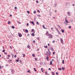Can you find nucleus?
Returning a JSON list of instances; mask_svg holds the SVG:
<instances>
[{"instance_id": "nucleus-54", "label": "nucleus", "mask_w": 75, "mask_h": 75, "mask_svg": "<svg viewBox=\"0 0 75 75\" xmlns=\"http://www.w3.org/2000/svg\"><path fill=\"white\" fill-rule=\"evenodd\" d=\"M54 12L55 13H57V10H55Z\"/></svg>"}, {"instance_id": "nucleus-16", "label": "nucleus", "mask_w": 75, "mask_h": 75, "mask_svg": "<svg viewBox=\"0 0 75 75\" xmlns=\"http://www.w3.org/2000/svg\"><path fill=\"white\" fill-rule=\"evenodd\" d=\"M27 13H28V14H30V11H27Z\"/></svg>"}, {"instance_id": "nucleus-15", "label": "nucleus", "mask_w": 75, "mask_h": 75, "mask_svg": "<svg viewBox=\"0 0 75 75\" xmlns=\"http://www.w3.org/2000/svg\"><path fill=\"white\" fill-rule=\"evenodd\" d=\"M49 58V57H48V56H47V57H46V59H48Z\"/></svg>"}, {"instance_id": "nucleus-60", "label": "nucleus", "mask_w": 75, "mask_h": 75, "mask_svg": "<svg viewBox=\"0 0 75 75\" xmlns=\"http://www.w3.org/2000/svg\"><path fill=\"white\" fill-rule=\"evenodd\" d=\"M48 46H50V44L48 43Z\"/></svg>"}, {"instance_id": "nucleus-35", "label": "nucleus", "mask_w": 75, "mask_h": 75, "mask_svg": "<svg viewBox=\"0 0 75 75\" xmlns=\"http://www.w3.org/2000/svg\"><path fill=\"white\" fill-rule=\"evenodd\" d=\"M22 55H23V57H24V56H25V54H22Z\"/></svg>"}, {"instance_id": "nucleus-46", "label": "nucleus", "mask_w": 75, "mask_h": 75, "mask_svg": "<svg viewBox=\"0 0 75 75\" xmlns=\"http://www.w3.org/2000/svg\"><path fill=\"white\" fill-rule=\"evenodd\" d=\"M55 42V40H53L52 41V43H54Z\"/></svg>"}, {"instance_id": "nucleus-20", "label": "nucleus", "mask_w": 75, "mask_h": 75, "mask_svg": "<svg viewBox=\"0 0 75 75\" xmlns=\"http://www.w3.org/2000/svg\"><path fill=\"white\" fill-rule=\"evenodd\" d=\"M62 68L63 71H64V69H65V68H64V67H62Z\"/></svg>"}, {"instance_id": "nucleus-39", "label": "nucleus", "mask_w": 75, "mask_h": 75, "mask_svg": "<svg viewBox=\"0 0 75 75\" xmlns=\"http://www.w3.org/2000/svg\"><path fill=\"white\" fill-rule=\"evenodd\" d=\"M17 57V55H15L14 56V58H16V57Z\"/></svg>"}, {"instance_id": "nucleus-61", "label": "nucleus", "mask_w": 75, "mask_h": 75, "mask_svg": "<svg viewBox=\"0 0 75 75\" xmlns=\"http://www.w3.org/2000/svg\"><path fill=\"white\" fill-rule=\"evenodd\" d=\"M1 65H0V69H1Z\"/></svg>"}, {"instance_id": "nucleus-52", "label": "nucleus", "mask_w": 75, "mask_h": 75, "mask_svg": "<svg viewBox=\"0 0 75 75\" xmlns=\"http://www.w3.org/2000/svg\"><path fill=\"white\" fill-rule=\"evenodd\" d=\"M36 2L37 3H38V1H36Z\"/></svg>"}, {"instance_id": "nucleus-41", "label": "nucleus", "mask_w": 75, "mask_h": 75, "mask_svg": "<svg viewBox=\"0 0 75 75\" xmlns=\"http://www.w3.org/2000/svg\"><path fill=\"white\" fill-rule=\"evenodd\" d=\"M3 52H5V50H2Z\"/></svg>"}, {"instance_id": "nucleus-26", "label": "nucleus", "mask_w": 75, "mask_h": 75, "mask_svg": "<svg viewBox=\"0 0 75 75\" xmlns=\"http://www.w3.org/2000/svg\"><path fill=\"white\" fill-rule=\"evenodd\" d=\"M27 72H28V73H30V70L28 71Z\"/></svg>"}, {"instance_id": "nucleus-24", "label": "nucleus", "mask_w": 75, "mask_h": 75, "mask_svg": "<svg viewBox=\"0 0 75 75\" xmlns=\"http://www.w3.org/2000/svg\"><path fill=\"white\" fill-rule=\"evenodd\" d=\"M34 29H32V30H31V32H32V31H34Z\"/></svg>"}, {"instance_id": "nucleus-28", "label": "nucleus", "mask_w": 75, "mask_h": 75, "mask_svg": "<svg viewBox=\"0 0 75 75\" xmlns=\"http://www.w3.org/2000/svg\"><path fill=\"white\" fill-rule=\"evenodd\" d=\"M62 32L63 33H64V30H62Z\"/></svg>"}, {"instance_id": "nucleus-19", "label": "nucleus", "mask_w": 75, "mask_h": 75, "mask_svg": "<svg viewBox=\"0 0 75 75\" xmlns=\"http://www.w3.org/2000/svg\"><path fill=\"white\" fill-rule=\"evenodd\" d=\"M18 23L19 24H21V22H19V21H18Z\"/></svg>"}, {"instance_id": "nucleus-55", "label": "nucleus", "mask_w": 75, "mask_h": 75, "mask_svg": "<svg viewBox=\"0 0 75 75\" xmlns=\"http://www.w3.org/2000/svg\"><path fill=\"white\" fill-rule=\"evenodd\" d=\"M58 74V73L57 72L56 73V74H57V75Z\"/></svg>"}, {"instance_id": "nucleus-2", "label": "nucleus", "mask_w": 75, "mask_h": 75, "mask_svg": "<svg viewBox=\"0 0 75 75\" xmlns=\"http://www.w3.org/2000/svg\"><path fill=\"white\" fill-rule=\"evenodd\" d=\"M47 50L48 52H49V54L50 55H51V52L50 51V50H49V49H47Z\"/></svg>"}, {"instance_id": "nucleus-40", "label": "nucleus", "mask_w": 75, "mask_h": 75, "mask_svg": "<svg viewBox=\"0 0 75 75\" xmlns=\"http://www.w3.org/2000/svg\"><path fill=\"white\" fill-rule=\"evenodd\" d=\"M16 61H17V62H19V60L18 59H17L16 60Z\"/></svg>"}, {"instance_id": "nucleus-49", "label": "nucleus", "mask_w": 75, "mask_h": 75, "mask_svg": "<svg viewBox=\"0 0 75 75\" xmlns=\"http://www.w3.org/2000/svg\"><path fill=\"white\" fill-rule=\"evenodd\" d=\"M14 8H15V9H17V7L15 6V7Z\"/></svg>"}, {"instance_id": "nucleus-38", "label": "nucleus", "mask_w": 75, "mask_h": 75, "mask_svg": "<svg viewBox=\"0 0 75 75\" xmlns=\"http://www.w3.org/2000/svg\"><path fill=\"white\" fill-rule=\"evenodd\" d=\"M62 64H64V60H63Z\"/></svg>"}, {"instance_id": "nucleus-50", "label": "nucleus", "mask_w": 75, "mask_h": 75, "mask_svg": "<svg viewBox=\"0 0 75 75\" xmlns=\"http://www.w3.org/2000/svg\"><path fill=\"white\" fill-rule=\"evenodd\" d=\"M38 13H40V11H39V10H38Z\"/></svg>"}, {"instance_id": "nucleus-10", "label": "nucleus", "mask_w": 75, "mask_h": 75, "mask_svg": "<svg viewBox=\"0 0 75 75\" xmlns=\"http://www.w3.org/2000/svg\"><path fill=\"white\" fill-rule=\"evenodd\" d=\"M57 31L59 33V34H61V33H60V32H59V30H57Z\"/></svg>"}, {"instance_id": "nucleus-27", "label": "nucleus", "mask_w": 75, "mask_h": 75, "mask_svg": "<svg viewBox=\"0 0 75 75\" xmlns=\"http://www.w3.org/2000/svg\"><path fill=\"white\" fill-rule=\"evenodd\" d=\"M39 23L38 22V21H37L36 22V24H38V25H39Z\"/></svg>"}, {"instance_id": "nucleus-21", "label": "nucleus", "mask_w": 75, "mask_h": 75, "mask_svg": "<svg viewBox=\"0 0 75 75\" xmlns=\"http://www.w3.org/2000/svg\"><path fill=\"white\" fill-rule=\"evenodd\" d=\"M59 70H60V71H62V69L61 68H59L58 69Z\"/></svg>"}, {"instance_id": "nucleus-57", "label": "nucleus", "mask_w": 75, "mask_h": 75, "mask_svg": "<svg viewBox=\"0 0 75 75\" xmlns=\"http://www.w3.org/2000/svg\"><path fill=\"white\" fill-rule=\"evenodd\" d=\"M53 54H55V52H53Z\"/></svg>"}, {"instance_id": "nucleus-7", "label": "nucleus", "mask_w": 75, "mask_h": 75, "mask_svg": "<svg viewBox=\"0 0 75 75\" xmlns=\"http://www.w3.org/2000/svg\"><path fill=\"white\" fill-rule=\"evenodd\" d=\"M46 55H47V56L48 55H49V54H48V51L46 52Z\"/></svg>"}, {"instance_id": "nucleus-45", "label": "nucleus", "mask_w": 75, "mask_h": 75, "mask_svg": "<svg viewBox=\"0 0 75 75\" xmlns=\"http://www.w3.org/2000/svg\"><path fill=\"white\" fill-rule=\"evenodd\" d=\"M53 29H54V28H51V30H52V31Z\"/></svg>"}, {"instance_id": "nucleus-25", "label": "nucleus", "mask_w": 75, "mask_h": 75, "mask_svg": "<svg viewBox=\"0 0 75 75\" xmlns=\"http://www.w3.org/2000/svg\"><path fill=\"white\" fill-rule=\"evenodd\" d=\"M32 56L33 57H35V54H33Z\"/></svg>"}, {"instance_id": "nucleus-58", "label": "nucleus", "mask_w": 75, "mask_h": 75, "mask_svg": "<svg viewBox=\"0 0 75 75\" xmlns=\"http://www.w3.org/2000/svg\"><path fill=\"white\" fill-rule=\"evenodd\" d=\"M43 69L42 68H41V71H42V70Z\"/></svg>"}, {"instance_id": "nucleus-17", "label": "nucleus", "mask_w": 75, "mask_h": 75, "mask_svg": "<svg viewBox=\"0 0 75 75\" xmlns=\"http://www.w3.org/2000/svg\"><path fill=\"white\" fill-rule=\"evenodd\" d=\"M65 21H66V23H69V22H68V21L66 19Z\"/></svg>"}, {"instance_id": "nucleus-9", "label": "nucleus", "mask_w": 75, "mask_h": 75, "mask_svg": "<svg viewBox=\"0 0 75 75\" xmlns=\"http://www.w3.org/2000/svg\"><path fill=\"white\" fill-rule=\"evenodd\" d=\"M32 36H33V37H34V36H35L34 33H32Z\"/></svg>"}, {"instance_id": "nucleus-32", "label": "nucleus", "mask_w": 75, "mask_h": 75, "mask_svg": "<svg viewBox=\"0 0 75 75\" xmlns=\"http://www.w3.org/2000/svg\"><path fill=\"white\" fill-rule=\"evenodd\" d=\"M27 47L28 48H30V45H28L27 46Z\"/></svg>"}, {"instance_id": "nucleus-11", "label": "nucleus", "mask_w": 75, "mask_h": 75, "mask_svg": "<svg viewBox=\"0 0 75 75\" xmlns=\"http://www.w3.org/2000/svg\"><path fill=\"white\" fill-rule=\"evenodd\" d=\"M10 23H11L10 21H8V24H10Z\"/></svg>"}, {"instance_id": "nucleus-42", "label": "nucleus", "mask_w": 75, "mask_h": 75, "mask_svg": "<svg viewBox=\"0 0 75 75\" xmlns=\"http://www.w3.org/2000/svg\"><path fill=\"white\" fill-rule=\"evenodd\" d=\"M69 28H71V26H69Z\"/></svg>"}, {"instance_id": "nucleus-31", "label": "nucleus", "mask_w": 75, "mask_h": 75, "mask_svg": "<svg viewBox=\"0 0 75 75\" xmlns=\"http://www.w3.org/2000/svg\"><path fill=\"white\" fill-rule=\"evenodd\" d=\"M37 39H38V40H40V38H39V37H38L37 38H36Z\"/></svg>"}, {"instance_id": "nucleus-56", "label": "nucleus", "mask_w": 75, "mask_h": 75, "mask_svg": "<svg viewBox=\"0 0 75 75\" xmlns=\"http://www.w3.org/2000/svg\"><path fill=\"white\" fill-rule=\"evenodd\" d=\"M59 28L60 29H61V28L60 27V26H59Z\"/></svg>"}, {"instance_id": "nucleus-22", "label": "nucleus", "mask_w": 75, "mask_h": 75, "mask_svg": "<svg viewBox=\"0 0 75 75\" xmlns=\"http://www.w3.org/2000/svg\"><path fill=\"white\" fill-rule=\"evenodd\" d=\"M52 74L53 75H55V73H54V72H52Z\"/></svg>"}, {"instance_id": "nucleus-34", "label": "nucleus", "mask_w": 75, "mask_h": 75, "mask_svg": "<svg viewBox=\"0 0 75 75\" xmlns=\"http://www.w3.org/2000/svg\"><path fill=\"white\" fill-rule=\"evenodd\" d=\"M31 23L32 24H34V22H33V21H32Z\"/></svg>"}, {"instance_id": "nucleus-51", "label": "nucleus", "mask_w": 75, "mask_h": 75, "mask_svg": "<svg viewBox=\"0 0 75 75\" xmlns=\"http://www.w3.org/2000/svg\"><path fill=\"white\" fill-rule=\"evenodd\" d=\"M4 54H7V53L6 52H5Z\"/></svg>"}, {"instance_id": "nucleus-53", "label": "nucleus", "mask_w": 75, "mask_h": 75, "mask_svg": "<svg viewBox=\"0 0 75 75\" xmlns=\"http://www.w3.org/2000/svg\"><path fill=\"white\" fill-rule=\"evenodd\" d=\"M52 61H54V60L53 59H52Z\"/></svg>"}, {"instance_id": "nucleus-62", "label": "nucleus", "mask_w": 75, "mask_h": 75, "mask_svg": "<svg viewBox=\"0 0 75 75\" xmlns=\"http://www.w3.org/2000/svg\"><path fill=\"white\" fill-rule=\"evenodd\" d=\"M49 70H51V69H50V68H49Z\"/></svg>"}, {"instance_id": "nucleus-29", "label": "nucleus", "mask_w": 75, "mask_h": 75, "mask_svg": "<svg viewBox=\"0 0 75 75\" xmlns=\"http://www.w3.org/2000/svg\"><path fill=\"white\" fill-rule=\"evenodd\" d=\"M37 16H38V17H41V16H40V15H37Z\"/></svg>"}, {"instance_id": "nucleus-4", "label": "nucleus", "mask_w": 75, "mask_h": 75, "mask_svg": "<svg viewBox=\"0 0 75 75\" xmlns=\"http://www.w3.org/2000/svg\"><path fill=\"white\" fill-rule=\"evenodd\" d=\"M18 35L19 37H22V34L20 33H18Z\"/></svg>"}, {"instance_id": "nucleus-36", "label": "nucleus", "mask_w": 75, "mask_h": 75, "mask_svg": "<svg viewBox=\"0 0 75 75\" xmlns=\"http://www.w3.org/2000/svg\"><path fill=\"white\" fill-rule=\"evenodd\" d=\"M33 13L34 14H35V13H36V11H35L34 12H33Z\"/></svg>"}, {"instance_id": "nucleus-47", "label": "nucleus", "mask_w": 75, "mask_h": 75, "mask_svg": "<svg viewBox=\"0 0 75 75\" xmlns=\"http://www.w3.org/2000/svg\"><path fill=\"white\" fill-rule=\"evenodd\" d=\"M55 28L56 29V30H57V31H58V29H57V28L55 27Z\"/></svg>"}, {"instance_id": "nucleus-48", "label": "nucleus", "mask_w": 75, "mask_h": 75, "mask_svg": "<svg viewBox=\"0 0 75 75\" xmlns=\"http://www.w3.org/2000/svg\"><path fill=\"white\" fill-rule=\"evenodd\" d=\"M35 40H33V43H35Z\"/></svg>"}, {"instance_id": "nucleus-1", "label": "nucleus", "mask_w": 75, "mask_h": 75, "mask_svg": "<svg viewBox=\"0 0 75 75\" xmlns=\"http://www.w3.org/2000/svg\"><path fill=\"white\" fill-rule=\"evenodd\" d=\"M47 36L48 37V38H50V39H52L53 38V36L50 33L48 34Z\"/></svg>"}, {"instance_id": "nucleus-37", "label": "nucleus", "mask_w": 75, "mask_h": 75, "mask_svg": "<svg viewBox=\"0 0 75 75\" xmlns=\"http://www.w3.org/2000/svg\"><path fill=\"white\" fill-rule=\"evenodd\" d=\"M45 74H46V75H47V71H45Z\"/></svg>"}, {"instance_id": "nucleus-8", "label": "nucleus", "mask_w": 75, "mask_h": 75, "mask_svg": "<svg viewBox=\"0 0 75 75\" xmlns=\"http://www.w3.org/2000/svg\"><path fill=\"white\" fill-rule=\"evenodd\" d=\"M11 72L12 74H14V71L13 70H12Z\"/></svg>"}, {"instance_id": "nucleus-18", "label": "nucleus", "mask_w": 75, "mask_h": 75, "mask_svg": "<svg viewBox=\"0 0 75 75\" xmlns=\"http://www.w3.org/2000/svg\"><path fill=\"white\" fill-rule=\"evenodd\" d=\"M52 61H50V65H52Z\"/></svg>"}, {"instance_id": "nucleus-23", "label": "nucleus", "mask_w": 75, "mask_h": 75, "mask_svg": "<svg viewBox=\"0 0 75 75\" xmlns=\"http://www.w3.org/2000/svg\"><path fill=\"white\" fill-rule=\"evenodd\" d=\"M34 69L35 72H37V70L35 69V68H34Z\"/></svg>"}, {"instance_id": "nucleus-6", "label": "nucleus", "mask_w": 75, "mask_h": 75, "mask_svg": "<svg viewBox=\"0 0 75 75\" xmlns=\"http://www.w3.org/2000/svg\"><path fill=\"white\" fill-rule=\"evenodd\" d=\"M61 42L63 44V40H62V39L61 38Z\"/></svg>"}, {"instance_id": "nucleus-12", "label": "nucleus", "mask_w": 75, "mask_h": 75, "mask_svg": "<svg viewBox=\"0 0 75 75\" xmlns=\"http://www.w3.org/2000/svg\"><path fill=\"white\" fill-rule=\"evenodd\" d=\"M25 31L26 32V33H28V30H27V29H26L25 30Z\"/></svg>"}, {"instance_id": "nucleus-63", "label": "nucleus", "mask_w": 75, "mask_h": 75, "mask_svg": "<svg viewBox=\"0 0 75 75\" xmlns=\"http://www.w3.org/2000/svg\"><path fill=\"white\" fill-rule=\"evenodd\" d=\"M47 34H48V31H47Z\"/></svg>"}, {"instance_id": "nucleus-44", "label": "nucleus", "mask_w": 75, "mask_h": 75, "mask_svg": "<svg viewBox=\"0 0 75 75\" xmlns=\"http://www.w3.org/2000/svg\"><path fill=\"white\" fill-rule=\"evenodd\" d=\"M26 25H27L28 26H29V25L28 23H27Z\"/></svg>"}, {"instance_id": "nucleus-64", "label": "nucleus", "mask_w": 75, "mask_h": 75, "mask_svg": "<svg viewBox=\"0 0 75 75\" xmlns=\"http://www.w3.org/2000/svg\"><path fill=\"white\" fill-rule=\"evenodd\" d=\"M28 35V36H29V34H28V35Z\"/></svg>"}, {"instance_id": "nucleus-3", "label": "nucleus", "mask_w": 75, "mask_h": 75, "mask_svg": "<svg viewBox=\"0 0 75 75\" xmlns=\"http://www.w3.org/2000/svg\"><path fill=\"white\" fill-rule=\"evenodd\" d=\"M50 50L52 51H54V48H52V47H51L50 48Z\"/></svg>"}, {"instance_id": "nucleus-5", "label": "nucleus", "mask_w": 75, "mask_h": 75, "mask_svg": "<svg viewBox=\"0 0 75 75\" xmlns=\"http://www.w3.org/2000/svg\"><path fill=\"white\" fill-rule=\"evenodd\" d=\"M42 27L44 29H47V28H45V26L44 25H43Z\"/></svg>"}, {"instance_id": "nucleus-59", "label": "nucleus", "mask_w": 75, "mask_h": 75, "mask_svg": "<svg viewBox=\"0 0 75 75\" xmlns=\"http://www.w3.org/2000/svg\"><path fill=\"white\" fill-rule=\"evenodd\" d=\"M10 48H11V49H12V47H11V46H10Z\"/></svg>"}, {"instance_id": "nucleus-14", "label": "nucleus", "mask_w": 75, "mask_h": 75, "mask_svg": "<svg viewBox=\"0 0 75 75\" xmlns=\"http://www.w3.org/2000/svg\"><path fill=\"white\" fill-rule=\"evenodd\" d=\"M12 28H13V29H14V28H15V27H14V26H12Z\"/></svg>"}, {"instance_id": "nucleus-43", "label": "nucleus", "mask_w": 75, "mask_h": 75, "mask_svg": "<svg viewBox=\"0 0 75 75\" xmlns=\"http://www.w3.org/2000/svg\"><path fill=\"white\" fill-rule=\"evenodd\" d=\"M35 60L36 61H37V58H35Z\"/></svg>"}, {"instance_id": "nucleus-33", "label": "nucleus", "mask_w": 75, "mask_h": 75, "mask_svg": "<svg viewBox=\"0 0 75 75\" xmlns=\"http://www.w3.org/2000/svg\"><path fill=\"white\" fill-rule=\"evenodd\" d=\"M54 7H57V4H55L54 5Z\"/></svg>"}, {"instance_id": "nucleus-30", "label": "nucleus", "mask_w": 75, "mask_h": 75, "mask_svg": "<svg viewBox=\"0 0 75 75\" xmlns=\"http://www.w3.org/2000/svg\"><path fill=\"white\" fill-rule=\"evenodd\" d=\"M44 47L46 48H48V47H47V46H44Z\"/></svg>"}, {"instance_id": "nucleus-13", "label": "nucleus", "mask_w": 75, "mask_h": 75, "mask_svg": "<svg viewBox=\"0 0 75 75\" xmlns=\"http://www.w3.org/2000/svg\"><path fill=\"white\" fill-rule=\"evenodd\" d=\"M68 16H70V13L69 12H68Z\"/></svg>"}]
</instances>
